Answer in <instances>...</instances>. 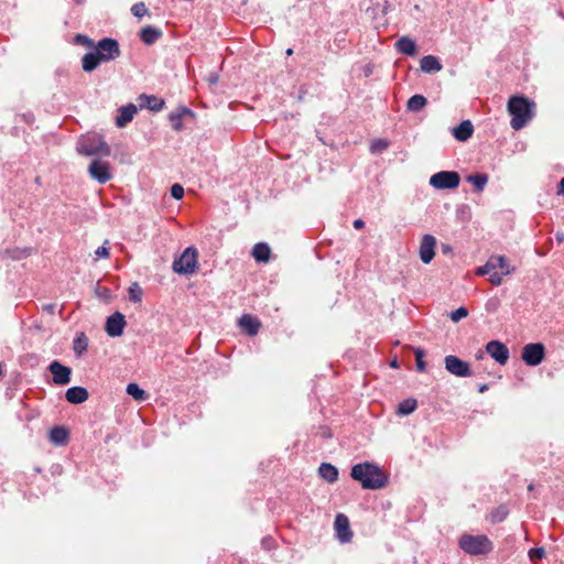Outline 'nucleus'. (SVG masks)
I'll use <instances>...</instances> for the list:
<instances>
[{"instance_id": "nucleus-1", "label": "nucleus", "mask_w": 564, "mask_h": 564, "mask_svg": "<svg viewBox=\"0 0 564 564\" xmlns=\"http://www.w3.org/2000/svg\"><path fill=\"white\" fill-rule=\"evenodd\" d=\"M95 52L87 53L82 58V67L86 73L95 70L100 63L110 62L120 56L118 41L104 37L95 45Z\"/></svg>"}, {"instance_id": "nucleus-2", "label": "nucleus", "mask_w": 564, "mask_h": 564, "mask_svg": "<svg viewBox=\"0 0 564 564\" xmlns=\"http://www.w3.org/2000/svg\"><path fill=\"white\" fill-rule=\"evenodd\" d=\"M350 476L352 479L359 481L365 489H380L383 488L388 481L383 471L377 465L368 462L352 466Z\"/></svg>"}, {"instance_id": "nucleus-3", "label": "nucleus", "mask_w": 564, "mask_h": 564, "mask_svg": "<svg viewBox=\"0 0 564 564\" xmlns=\"http://www.w3.org/2000/svg\"><path fill=\"white\" fill-rule=\"evenodd\" d=\"M535 104L524 96H513L508 101L512 129H522L534 116Z\"/></svg>"}, {"instance_id": "nucleus-4", "label": "nucleus", "mask_w": 564, "mask_h": 564, "mask_svg": "<svg viewBox=\"0 0 564 564\" xmlns=\"http://www.w3.org/2000/svg\"><path fill=\"white\" fill-rule=\"evenodd\" d=\"M459 547L469 555H486L494 550V544L485 534H463L458 540Z\"/></svg>"}, {"instance_id": "nucleus-5", "label": "nucleus", "mask_w": 564, "mask_h": 564, "mask_svg": "<svg viewBox=\"0 0 564 564\" xmlns=\"http://www.w3.org/2000/svg\"><path fill=\"white\" fill-rule=\"evenodd\" d=\"M76 150L79 154L85 156H109L111 153L110 147L98 134L82 137L77 142Z\"/></svg>"}, {"instance_id": "nucleus-6", "label": "nucleus", "mask_w": 564, "mask_h": 564, "mask_svg": "<svg viewBox=\"0 0 564 564\" xmlns=\"http://www.w3.org/2000/svg\"><path fill=\"white\" fill-rule=\"evenodd\" d=\"M197 250L194 247L186 248L183 253L174 260L173 270L180 274H192L197 268Z\"/></svg>"}, {"instance_id": "nucleus-7", "label": "nucleus", "mask_w": 564, "mask_h": 564, "mask_svg": "<svg viewBox=\"0 0 564 564\" xmlns=\"http://www.w3.org/2000/svg\"><path fill=\"white\" fill-rule=\"evenodd\" d=\"M460 176L455 171H441L433 174L430 184L437 189H454L459 186Z\"/></svg>"}, {"instance_id": "nucleus-8", "label": "nucleus", "mask_w": 564, "mask_h": 564, "mask_svg": "<svg viewBox=\"0 0 564 564\" xmlns=\"http://www.w3.org/2000/svg\"><path fill=\"white\" fill-rule=\"evenodd\" d=\"M545 357V347L541 343L527 344L522 348L521 358L525 365L535 367L540 365Z\"/></svg>"}, {"instance_id": "nucleus-9", "label": "nucleus", "mask_w": 564, "mask_h": 564, "mask_svg": "<svg viewBox=\"0 0 564 564\" xmlns=\"http://www.w3.org/2000/svg\"><path fill=\"white\" fill-rule=\"evenodd\" d=\"M89 176L99 184H105L112 178L110 164L100 159H94L88 166Z\"/></svg>"}, {"instance_id": "nucleus-10", "label": "nucleus", "mask_w": 564, "mask_h": 564, "mask_svg": "<svg viewBox=\"0 0 564 564\" xmlns=\"http://www.w3.org/2000/svg\"><path fill=\"white\" fill-rule=\"evenodd\" d=\"M445 369L456 377H470L473 375L468 362L454 355H448L444 359Z\"/></svg>"}, {"instance_id": "nucleus-11", "label": "nucleus", "mask_w": 564, "mask_h": 564, "mask_svg": "<svg viewBox=\"0 0 564 564\" xmlns=\"http://www.w3.org/2000/svg\"><path fill=\"white\" fill-rule=\"evenodd\" d=\"M334 529L336 538L340 543H348L352 539V531L350 529L349 519L344 513H338L335 517Z\"/></svg>"}, {"instance_id": "nucleus-12", "label": "nucleus", "mask_w": 564, "mask_h": 564, "mask_svg": "<svg viewBox=\"0 0 564 564\" xmlns=\"http://www.w3.org/2000/svg\"><path fill=\"white\" fill-rule=\"evenodd\" d=\"M126 324L124 315L120 312H115L107 318L105 330L110 337H118L122 335Z\"/></svg>"}, {"instance_id": "nucleus-13", "label": "nucleus", "mask_w": 564, "mask_h": 564, "mask_svg": "<svg viewBox=\"0 0 564 564\" xmlns=\"http://www.w3.org/2000/svg\"><path fill=\"white\" fill-rule=\"evenodd\" d=\"M486 351L500 365H506L509 360V349L499 340L489 341L486 345Z\"/></svg>"}, {"instance_id": "nucleus-14", "label": "nucleus", "mask_w": 564, "mask_h": 564, "mask_svg": "<svg viewBox=\"0 0 564 564\" xmlns=\"http://www.w3.org/2000/svg\"><path fill=\"white\" fill-rule=\"evenodd\" d=\"M436 239L432 235H424L420 243V259L423 263L429 264L435 256Z\"/></svg>"}, {"instance_id": "nucleus-15", "label": "nucleus", "mask_w": 564, "mask_h": 564, "mask_svg": "<svg viewBox=\"0 0 564 564\" xmlns=\"http://www.w3.org/2000/svg\"><path fill=\"white\" fill-rule=\"evenodd\" d=\"M48 370L53 375L54 383L65 386L70 382V368L62 365L59 361L54 360L50 365Z\"/></svg>"}, {"instance_id": "nucleus-16", "label": "nucleus", "mask_w": 564, "mask_h": 564, "mask_svg": "<svg viewBox=\"0 0 564 564\" xmlns=\"http://www.w3.org/2000/svg\"><path fill=\"white\" fill-rule=\"evenodd\" d=\"M239 326L250 336H254L258 334L261 323L260 321L250 315V314H243L239 319Z\"/></svg>"}, {"instance_id": "nucleus-17", "label": "nucleus", "mask_w": 564, "mask_h": 564, "mask_svg": "<svg viewBox=\"0 0 564 564\" xmlns=\"http://www.w3.org/2000/svg\"><path fill=\"white\" fill-rule=\"evenodd\" d=\"M488 260L489 264L492 265L491 271L497 272L499 269L503 275H509L514 271L505 256H491Z\"/></svg>"}, {"instance_id": "nucleus-18", "label": "nucleus", "mask_w": 564, "mask_h": 564, "mask_svg": "<svg viewBox=\"0 0 564 564\" xmlns=\"http://www.w3.org/2000/svg\"><path fill=\"white\" fill-rule=\"evenodd\" d=\"M135 113L137 107L133 104H129L119 108V115L116 118L117 127L122 128L127 126L130 121H132Z\"/></svg>"}, {"instance_id": "nucleus-19", "label": "nucleus", "mask_w": 564, "mask_h": 564, "mask_svg": "<svg viewBox=\"0 0 564 564\" xmlns=\"http://www.w3.org/2000/svg\"><path fill=\"white\" fill-rule=\"evenodd\" d=\"M474 133L473 123L469 120L462 121L457 127L453 129V135L457 141L465 142Z\"/></svg>"}, {"instance_id": "nucleus-20", "label": "nucleus", "mask_w": 564, "mask_h": 564, "mask_svg": "<svg viewBox=\"0 0 564 564\" xmlns=\"http://www.w3.org/2000/svg\"><path fill=\"white\" fill-rule=\"evenodd\" d=\"M88 391L83 387H72L65 393L66 400L73 404L83 403L88 399Z\"/></svg>"}, {"instance_id": "nucleus-21", "label": "nucleus", "mask_w": 564, "mask_h": 564, "mask_svg": "<svg viewBox=\"0 0 564 564\" xmlns=\"http://www.w3.org/2000/svg\"><path fill=\"white\" fill-rule=\"evenodd\" d=\"M163 35L162 31L152 25H147L140 31V39L147 45L154 44Z\"/></svg>"}, {"instance_id": "nucleus-22", "label": "nucleus", "mask_w": 564, "mask_h": 564, "mask_svg": "<svg viewBox=\"0 0 564 564\" xmlns=\"http://www.w3.org/2000/svg\"><path fill=\"white\" fill-rule=\"evenodd\" d=\"M395 50L399 53L409 55V56H415L416 51V44L414 40H412L410 36H402L395 42Z\"/></svg>"}, {"instance_id": "nucleus-23", "label": "nucleus", "mask_w": 564, "mask_h": 564, "mask_svg": "<svg viewBox=\"0 0 564 564\" xmlns=\"http://www.w3.org/2000/svg\"><path fill=\"white\" fill-rule=\"evenodd\" d=\"M421 70L427 74L437 73L442 69V64L433 55H426L420 61Z\"/></svg>"}, {"instance_id": "nucleus-24", "label": "nucleus", "mask_w": 564, "mask_h": 564, "mask_svg": "<svg viewBox=\"0 0 564 564\" xmlns=\"http://www.w3.org/2000/svg\"><path fill=\"white\" fill-rule=\"evenodd\" d=\"M252 257L258 262H268L271 254V249L265 242H258L252 248Z\"/></svg>"}, {"instance_id": "nucleus-25", "label": "nucleus", "mask_w": 564, "mask_h": 564, "mask_svg": "<svg viewBox=\"0 0 564 564\" xmlns=\"http://www.w3.org/2000/svg\"><path fill=\"white\" fill-rule=\"evenodd\" d=\"M50 441L55 445H64L68 441V431L63 426H55L50 431Z\"/></svg>"}, {"instance_id": "nucleus-26", "label": "nucleus", "mask_w": 564, "mask_h": 564, "mask_svg": "<svg viewBox=\"0 0 564 564\" xmlns=\"http://www.w3.org/2000/svg\"><path fill=\"white\" fill-rule=\"evenodd\" d=\"M319 476L328 482H335L338 478V470L335 466L328 463L321 464L318 468Z\"/></svg>"}, {"instance_id": "nucleus-27", "label": "nucleus", "mask_w": 564, "mask_h": 564, "mask_svg": "<svg viewBox=\"0 0 564 564\" xmlns=\"http://www.w3.org/2000/svg\"><path fill=\"white\" fill-rule=\"evenodd\" d=\"M466 180L474 185L477 192H481L488 183V175L485 173H477L468 175Z\"/></svg>"}, {"instance_id": "nucleus-28", "label": "nucleus", "mask_w": 564, "mask_h": 564, "mask_svg": "<svg viewBox=\"0 0 564 564\" xmlns=\"http://www.w3.org/2000/svg\"><path fill=\"white\" fill-rule=\"evenodd\" d=\"M189 112L191 111L187 108H181L170 115V122L174 130L181 131L183 129L182 118L185 113Z\"/></svg>"}, {"instance_id": "nucleus-29", "label": "nucleus", "mask_w": 564, "mask_h": 564, "mask_svg": "<svg viewBox=\"0 0 564 564\" xmlns=\"http://www.w3.org/2000/svg\"><path fill=\"white\" fill-rule=\"evenodd\" d=\"M427 100L424 96L422 95H413L409 100H408V110L410 111H420L421 109H423L426 105Z\"/></svg>"}, {"instance_id": "nucleus-30", "label": "nucleus", "mask_w": 564, "mask_h": 564, "mask_svg": "<svg viewBox=\"0 0 564 564\" xmlns=\"http://www.w3.org/2000/svg\"><path fill=\"white\" fill-rule=\"evenodd\" d=\"M508 514V508L505 505H501L490 512L489 519L491 523H500L507 518Z\"/></svg>"}, {"instance_id": "nucleus-31", "label": "nucleus", "mask_w": 564, "mask_h": 564, "mask_svg": "<svg viewBox=\"0 0 564 564\" xmlns=\"http://www.w3.org/2000/svg\"><path fill=\"white\" fill-rule=\"evenodd\" d=\"M416 406L417 402L415 399H405L399 404L398 414L409 415L415 411Z\"/></svg>"}, {"instance_id": "nucleus-32", "label": "nucleus", "mask_w": 564, "mask_h": 564, "mask_svg": "<svg viewBox=\"0 0 564 564\" xmlns=\"http://www.w3.org/2000/svg\"><path fill=\"white\" fill-rule=\"evenodd\" d=\"M127 393L137 401H144L148 398L147 392L137 383H129L127 386Z\"/></svg>"}, {"instance_id": "nucleus-33", "label": "nucleus", "mask_w": 564, "mask_h": 564, "mask_svg": "<svg viewBox=\"0 0 564 564\" xmlns=\"http://www.w3.org/2000/svg\"><path fill=\"white\" fill-rule=\"evenodd\" d=\"M87 347H88V338L85 336V334L82 333L80 335L76 336V338L74 339V344H73L74 351L78 356H80L84 351L87 350Z\"/></svg>"}, {"instance_id": "nucleus-34", "label": "nucleus", "mask_w": 564, "mask_h": 564, "mask_svg": "<svg viewBox=\"0 0 564 564\" xmlns=\"http://www.w3.org/2000/svg\"><path fill=\"white\" fill-rule=\"evenodd\" d=\"M128 292H129V300L131 302H134V303L141 302L142 295H143V291H142V289L140 288V285L137 282L132 283L129 286Z\"/></svg>"}, {"instance_id": "nucleus-35", "label": "nucleus", "mask_w": 564, "mask_h": 564, "mask_svg": "<svg viewBox=\"0 0 564 564\" xmlns=\"http://www.w3.org/2000/svg\"><path fill=\"white\" fill-rule=\"evenodd\" d=\"M414 355H415V361H416V368L420 372H424L425 369H426V364L425 361L423 360L424 356H425V352L422 348H415L414 350Z\"/></svg>"}, {"instance_id": "nucleus-36", "label": "nucleus", "mask_w": 564, "mask_h": 564, "mask_svg": "<svg viewBox=\"0 0 564 564\" xmlns=\"http://www.w3.org/2000/svg\"><path fill=\"white\" fill-rule=\"evenodd\" d=\"M75 43L78 44V45H83V46H86L88 48H95V42L88 37L87 35H84V34H77L75 36Z\"/></svg>"}, {"instance_id": "nucleus-37", "label": "nucleus", "mask_w": 564, "mask_h": 564, "mask_svg": "<svg viewBox=\"0 0 564 564\" xmlns=\"http://www.w3.org/2000/svg\"><path fill=\"white\" fill-rule=\"evenodd\" d=\"M148 99V107L151 109V110H154V111H160L163 109L164 107V101L162 99H159L156 97H145Z\"/></svg>"}, {"instance_id": "nucleus-38", "label": "nucleus", "mask_w": 564, "mask_h": 564, "mask_svg": "<svg viewBox=\"0 0 564 564\" xmlns=\"http://www.w3.org/2000/svg\"><path fill=\"white\" fill-rule=\"evenodd\" d=\"M468 316V310L464 306H460L458 307L457 310L453 311L451 313V319L454 322V323H457L459 322L460 319L465 318Z\"/></svg>"}, {"instance_id": "nucleus-39", "label": "nucleus", "mask_w": 564, "mask_h": 564, "mask_svg": "<svg viewBox=\"0 0 564 564\" xmlns=\"http://www.w3.org/2000/svg\"><path fill=\"white\" fill-rule=\"evenodd\" d=\"M131 12L138 18H142L148 13V9L143 2H139L132 6Z\"/></svg>"}, {"instance_id": "nucleus-40", "label": "nucleus", "mask_w": 564, "mask_h": 564, "mask_svg": "<svg viewBox=\"0 0 564 564\" xmlns=\"http://www.w3.org/2000/svg\"><path fill=\"white\" fill-rule=\"evenodd\" d=\"M545 556V551L543 547H534L529 551V557L531 561L541 560Z\"/></svg>"}, {"instance_id": "nucleus-41", "label": "nucleus", "mask_w": 564, "mask_h": 564, "mask_svg": "<svg viewBox=\"0 0 564 564\" xmlns=\"http://www.w3.org/2000/svg\"><path fill=\"white\" fill-rule=\"evenodd\" d=\"M387 148H388V142H386L384 140L378 139L372 142L370 149H371L372 153H377V152H382Z\"/></svg>"}, {"instance_id": "nucleus-42", "label": "nucleus", "mask_w": 564, "mask_h": 564, "mask_svg": "<svg viewBox=\"0 0 564 564\" xmlns=\"http://www.w3.org/2000/svg\"><path fill=\"white\" fill-rule=\"evenodd\" d=\"M171 195L175 199H181L184 196V188L180 184H173L171 187Z\"/></svg>"}, {"instance_id": "nucleus-43", "label": "nucleus", "mask_w": 564, "mask_h": 564, "mask_svg": "<svg viewBox=\"0 0 564 564\" xmlns=\"http://www.w3.org/2000/svg\"><path fill=\"white\" fill-rule=\"evenodd\" d=\"M108 243V240L105 241V243L100 247H98L95 251V254L98 258H109V248L106 246Z\"/></svg>"}, {"instance_id": "nucleus-44", "label": "nucleus", "mask_w": 564, "mask_h": 564, "mask_svg": "<svg viewBox=\"0 0 564 564\" xmlns=\"http://www.w3.org/2000/svg\"><path fill=\"white\" fill-rule=\"evenodd\" d=\"M491 264H489V260L481 267L477 268L476 270V274L479 275V276H482V275H489L492 271H491Z\"/></svg>"}, {"instance_id": "nucleus-45", "label": "nucleus", "mask_w": 564, "mask_h": 564, "mask_svg": "<svg viewBox=\"0 0 564 564\" xmlns=\"http://www.w3.org/2000/svg\"><path fill=\"white\" fill-rule=\"evenodd\" d=\"M489 282L492 284V285H500L502 283V278H501V274H499L498 272H495L492 271L490 274H489Z\"/></svg>"}, {"instance_id": "nucleus-46", "label": "nucleus", "mask_w": 564, "mask_h": 564, "mask_svg": "<svg viewBox=\"0 0 564 564\" xmlns=\"http://www.w3.org/2000/svg\"><path fill=\"white\" fill-rule=\"evenodd\" d=\"M96 293L99 297H102L105 300H110L111 299V292L109 289L107 288H101V286H98L96 289Z\"/></svg>"}, {"instance_id": "nucleus-47", "label": "nucleus", "mask_w": 564, "mask_h": 564, "mask_svg": "<svg viewBox=\"0 0 564 564\" xmlns=\"http://www.w3.org/2000/svg\"><path fill=\"white\" fill-rule=\"evenodd\" d=\"M364 226H365V223L361 219H356L354 221V228H356V229H361V228H364Z\"/></svg>"}, {"instance_id": "nucleus-48", "label": "nucleus", "mask_w": 564, "mask_h": 564, "mask_svg": "<svg viewBox=\"0 0 564 564\" xmlns=\"http://www.w3.org/2000/svg\"><path fill=\"white\" fill-rule=\"evenodd\" d=\"M555 239L558 243H562L564 241V232L557 231L555 234Z\"/></svg>"}, {"instance_id": "nucleus-49", "label": "nucleus", "mask_w": 564, "mask_h": 564, "mask_svg": "<svg viewBox=\"0 0 564 564\" xmlns=\"http://www.w3.org/2000/svg\"><path fill=\"white\" fill-rule=\"evenodd\" d=\"M558 194H564V177L560 181Z\"/></svg>"}, {"instance_id": "nucleus-50", "label": "nucleus", "mask_w": 564, "mask_h": 564, "mask_svg": "<svg viewBox=\"0 0 564 564\" xmlns=\"http://www.w3.org/2000/svg\"><path fill=\"white\" fill-rule=\"evenodd\" d=\"M487 390H488V384H486V383H485V384L479 386V388H478V391H479L480 393H484V392H486Z\"/></svg>"}, {"instance_id": "nucleus-51", "label": "nucleus", "mask_w": 564, "mask_h": 564, "mask_svg": "<svg viewBox=\"0 0 564 564\" xmlns=\"http://www.w3.org/2000/svg\"><path fill=\"white\" fill-rule=\"evenodd\" d=\"M476 358H477V359H482V358H484V352H482V351H478V352L476 354Z\"/></svg>"}, {"instance_id": "nucleus-52", "label": "nucleus", "mask_w": 564, "mask_h": 564, "mask_svg": "<svg viewBox=\"0 0 564 564\" xmlns=\"http://www.w3.org/2000/svg\"><path fill=\"white\" fill-rule=\"evenodd\" d=\"M391 367L398 368V361L395 359L391 362Z\"/></svg>"}, {"instance_id": "nucleus-53", "label": "nucleus", "mask_w": 564, "mask_h": 564, "mask_svg": "<svg viewBox=\"0 0 564 564\" xmlns=\"http://www.w3.org/2000/svg\"><path fill=\"white\" fill-rule=\"evenodd\" d=\"M292 54H293V50H292V48H288V50H286V55H289V56H290V55H292Z\"/></svg>"}, {"instance_id": "nucleus-54", "label": "nucleus", "mask_w": 564, "mask_h": 564, "mask_svg": "<svg viewBox=\"0 0 564 564\" xmlns=\"http://www.w3.org/2000/svg\"><path fill=\"white\" fill-rule=\"evenodd\" d=\"M528 489H529V490H533V486H532V485H529Z\"/></svg>"}, {"instance_id": "nucleus-55", "label": "nucleus", "mask_w": 564, "mask_h": 564, "mask_svg": "<svg viewBox=\"0 0 564 564\" xmlns=\"http://www.w3.org/2000/svg\"><path fill=\"white\" fill-rule=\"evenodd\" d=\"M75 1L79 3V2H82L83 0H75Z\"/></svg>"}]
</instances>
